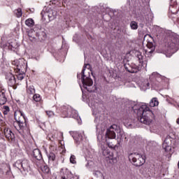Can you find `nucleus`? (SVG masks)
I'll list each match as a JSON object with an SVG mask.
<instances>
[{"label":"nucleus","mask_w":179,"mask_h":179,"mask_svg":"<svg viewBox=\"0 0 179 179\" xmlns=\"http://www.w3.org/2000/svg\"><path fill=\"white\" fill-rule=\"evenodd\" d=\"M147 47H148V48L151 50L150 51V52H152V51H155V43H153V42H148L147 43Z\"/></svg>","instance_id":"obj_29"},{"label":"nucleus","mask_w":179,"mask_h":179,"mask_svg":"<svg viewBox=\"0 0 179 179\" xmlns=\"http://www.w3.org/2000/svg\"><path fill=\"white\" fill-rule=\"evenodd\" d=\"M41 170L43 173H45V174H48L50 173V168L47 165H44L42 168Z\"/></svg>","instance_id":"obj_35"},{"label":"nucleus","mask_w":179,"mask_h":179,"mask_svg":"<svg viewBox=\"0 0 179 179\" xmlns=\"http://www.w3.org/2000/svg\"><path fill=\"white\" fill-rule=\"evenodd\" d=\"M57 1H59V0H52L50 1V2H52V3H54L55 5V3H57Z\"/></svg>","instance_id":"obj_45"},{"label":"nucleus","mask_w":179,"mask_h":179,"mask_svg":"<svg viewBox=\"0 0 179 179\" xmlns=\"http://www.w3.org/2000/svg\"><path fill=\"white\" fill-rule=\"evenodd\" d=\"M106 143L110 149H113L114 150H115V149L118 148V145L117 144H113V142H110L108 139H106Z\"/></svg>","instance_id":"obj_25"},{"label":"nucleus","mask_w":179,"mask_h":179,"mask_svg":"<svg viewBox=\"0 0 179 179\" xmlns=\"http://www.w3.org/2000/svg\"><path fill=\"white\" fill-rule=\"evenodd\" d=\"M118 129V126L117 124H113L109 128L106 129V139H115L117 138V131Z\"/></svg>","instance_id":"obj_12"},{"label":"nucleus","mask_w":179,"mask_h":179,"mask_svg":"<svg viewBox=\"0 0 179 179\" xmlns=\"http://www.w3.org/2000/svg\"><path fill=\"white\" fill-rule=\"evenodd\" d=\"M10 111V109L9 108V106H3V113L4 115H8V113Z\"/></svg>","instance_id":"obj_33"},{"label":"nucleus","mask_w":179,"mask_h":179,"mask_svg":"<svg viewBox=\"0 0 179 179\" xmlns=\"http://www.w3.org/2000/svg\"><path fill=\"white\" fill-rule=\"evenodd\" d=\"M161 33L162 34L163 36H165L166 37H170V36L173 34V32H171V30H167L165 29H161Z\"/></svg>","instance_id":"obj_24"},{"label":"nucleus","mask_w":179,"mask_h":179,"mask_svg":"<svg viewBox=\"0 0 179 179\" xmlns=\"http://www.w3.org/2000/svg\"><path fill=\"white\" fill-rule=\"evenodd\" d=\"M25 23H34V20L31 18H29L27 20H25Z\"/></svg>","instance_id":"obj_41"},{"label":"nucleus","mask_w":179,"mask_h":179,"mask_svg":"<svg viewBox=\"0 0 179 179\" xmlns=\"http://www.w3.org/2000/svg\"><path fill=\"white\" fill-rule=\"evenodd\" d=\"M113 15L117 16V11L113 12Z\"/></svg>","instance_id":"obj_46"},{"label":"nucleus","mask_w":179,"mask_h":179,"mask_svg":"<svg viewBox=\"0 0 179 179\" xmlns=\"http://www.w3.org/2000/svg\"><path fill=\"white\" fill-rule=\"evenodd\" d=\"M151 38V40L152 41H155V39H153V37H152V36H150V35H149V34H147V35H145V36H144V40H146V38Z\"/></svg>","instance_id":"obj_42"},{"label":"nucleus","mask_w":179,"mask_h":179,"mask_svg":"<svg viewBox=\"0 0 179 179\" xmlns=\"http://www.w3.org/2000/svg\"><path fill=\"white\" fill-rule=\"evenodd\" d=\"M81 90H82V92H83V88H81Z\"/></svg>","instance_id":"obj_51"},{"label":"nucleus","mask_w":179,"mask_h":179,"mask_svg":"<svg viewBox=\"0 0 179 179\" xmlns=\"http://www.w3.org/2000/svg\"><path fill=\"white\" fill-rule=\"evenodd\" d=\"M89 164H90V163L87 162V164H86V167H87V166H89Z\"/></svg>","instance_id":"obj_49"},{"label":"nucleus","mask_w":179,"mask_h":179,"mask_svg":"<svg viewBox=\"0 0 179 179\" xmlns=\"http://www.w3.org/2000/svg\"><path fill=\"white\" fill-rule=\"evenodd\" d=\"M13 166L20 170L21 173H22V171L29 173V171H30V161L26 159L17 160Z\"/></svg>","instance_id":"obj_6"},{"label":"nucleus","mask_w":179,"mask_h":179,"mask_svg":"<svg viewBox=\"0 0 179 179\" xmlns=\"http://www.w3.org/2000/svg\"><path fill=\"white\" fill-rule=\"evenodd\" d=\"M159 106L157 98H152L150 101V107H156Z\"/></svg>","instance_id":"obj_23"},{"label":"nucleus","mask_w":179,"mask_h":179,"mask_svg":"<svg viewBox=\"0 0 179 179\" xmlns=\"http://www.w3.org/2000/svg\"><path fill=\"white\" fill-rule=\"evenodd\" d=\"M103 22H109L110 15L106 14L105 15H103Z\"/></svg>","instance_id":"obj_39"},{"label":"nucleus","mask_w":179,"mask_h":179,"mask_svg":"<svg viewBox=\"0 0 179 179\" xmlns=\"http://www.w3.org/2000/svg\"><path fill=\"white\" fill-rule=\"evenodd\" d=\"M177 22H179V18L178 19V21Z\"/></svg>","instance_id":"obj_52"},{"label":"nucleus","mask_w":179,"mask_h":179,"mask_svg":"<svg viewBox=\"0 0 179 179\" xmlns=\"http://www.w3.org/2000/svg\"><path fill=\"white\" fill-rule=\"evenodd\" d=\"M46 114L48 115V117H54L55 115L54 112L52 110H47Z\"/></svg>","instance_id":"obj_40"},{"label":"nucleus","mask_w":179,"mask_h":179,"mask_svg":"<svg viewBox=\"0 0 179 179\" xmlns=\"http://www.w3.org/2000/svg\"><path fill=\"white\" fill-rule=\"evenodd\" d=\"M176 146V139L171 138L170 136H167L162 144V148L165 152H170L171 148Z\"/></svg>","instance_id":"obj_10"},{"label":"nucleus","mask_w":179,"mask_h":179,"mask_svg":"<svg viewBox=\"0 0 179 179\" xmlns=\"http://www.w3.org/2000/svg\"><path fill=\"white\" fill-rule=\"evenodd\" d=\"M28 36L31 41H44L47 38V34L44 31V29L40 28L36 25L34 29L27 31Z\"/></svg>","instance_id":"obj_3"},{"label":"nucleus","mask_w":179,"mask_h":179,"mask_svg":"<svg viewBox=\"0 0 179 179\" xmlns=\"http://www.w3.org/2000/svg\"><path fill=\"white\" fill-rule=\"evenodd\" d=\"M14 13L17 16V17H22V15H23V13L22 12V8H17V10H15Z\"/></svg>","instance_id":"obj_28"},{"label":"nucleus","mask_w":179,"mask_h":179,"mask_svg":"<svg viewBox=\"0 0 179 179\" xmlns=\"http://www.w3.org/2000/svg\"><path fill=\"white\" fill-rule=\"evenodd\" d=\"M14 117L20 129H23L26 128V127H27V123H26V117H24L23 112L20 110L18 111L17 113L15 112L14 114Z\"/></svg>","instance_id":"obj_8"},{"label":"nucleus","mask_w":179,"mask_h":179,"mask_svg":"<svg viewBox=\"0 0 179 179\" xmlns=\"http://www.w3.org/2000/svg\"><path fill=\"white\" fill-rule=\"evenodd\" d=\"M32 155L36 160H43V155H41V151L40 150L34 149Z\"/></svg>","instance_id":"obj_22"},{"label":"nucleus","mask_w":179,"mask_h":179,"mask_svg":"<svg viewBox=\"0 0 179 179\" xmlns=\"http://www.w3.org/2000/svg\"><path fill=\"white\" fill-rule=\"evenodd\" d=\"M27 92L29 94H34L36 93V90L34 89V86L31 85L27 87Z\"/></svg>","instance_id":"obj_27"},{"label":"nucleus","mask_w":179,"mask_h":179,"mask_svg":"<svg viewBox=\"0 0 179 179\" xmlns=\"http://www.w3.org/2000/svg\"><path fill=\"white\" fill-rule=\"evenodd\" d=\"M136 57L139 61V63L142 64V62H143V56H142V53H141V52H138L136 54Z\"/></svg>","instance_id":"obj_34"},{"label":"nucleus","mask_w":179,"mask_h":179,"mask_svg":"<svg viewBox=\"0 0 179 179\" xmlns=\"http://www.w3.org/2000/svg\"><path fill=\"white\" fill-rule=\"evenodd\" d=\"M8 48H16V45L11 42L9 43Z\"/></svg>","instance_id":"obj_43"},{"label":"nucleus","mask_w":179,"mask_h":179,"mask_svg":"<svg viewBox=\"0 0 179 179\" xmlns=\"http://www.w3.org/2000/svg\"><path fill=\"white\" fill-rule=\"evenodd\" d=\"M150 85V84L149 83L148 80H145L143 84H141V86H143L144 90L149 89Z\"/></svg>","instance_id":"obj_30"},{"label":"nucleus","mask_w":179,"mask_h":179,"mask_svg":"<svg viewBox=\"0 0 179 179\" xmlns=\"http://www.w3.org/2000/svg\"><path fill=\"white\" fill-rule=\"evenodd\" d=\"M25 24L27 27H30V29H31V27H34V23H26Z\"/></svg>","instance_id":"obj_44"},{"label":"nucleus","mask_w":179,"mask_h":179,"mask_svg":"<svg viewBox=\"0 0 179 179\" xmlns=\"http://www.w3.org/2000/svg\"><path fill=\"white\" fill-rule=\"evenodd\" d=\"M62 117L63 118H73L78 124H82V119L78 114V111L69 106H63L61 107Z\"/></svg>","instance_id":"obj_4"},{"label":"nucleus","mask_w":179,"mask_h":179,"mask_svg":"<svg viewBox=\"0 0 179 179\" xmlns=\"http://www.w3.org/2000/svg\"><path fill=\"white\" fill-rule=\"evenodd\" d=\"M130 27L132 30H136L138 29L137 23H130Z\"/></svg>","instance_id":"obj_38"},{"label":"nucleus","mask_w":179,"mask_h":179,"mask_svg":"<svg viewBox=\"0 0 179 179\" xmlns=\"http://www.w3.org/2000/svg\"><path fill=\"white\" fill-rule=\"evenodd\" d=\"M166 52L170 55H173L176 52V43L170 41L166 45Z\"/></svg>","instance_id":"obj_16"},{"label":"nucleus","mask_w":179,"mask_h":179,"mask_svg":"<svg viewBox=\"0 0 179 179\" xmlns=\"http://www.w3.org/2000/svg\"><path fill=\"white\" fill-rule=\"evenodd\" d=\"M178 107H179V105H178Z\"/></svg>","instance_id":"obj_54"},{"label":"nucleus","mask_w":179,"mask_h":179,"mask_svg":"<svg viewBox=\"0 0 179 179\" xmlns=\"http://www.w3.org/2000/svg\"><path fill=\"white\" fill-rule=\"evenodd\" d=\"M49 162H54L55 160V154L53 152H50L48 155Z\"/></svg>","instance_id":"obj_31"},{"label":"nucleus","mask_w":179,"mask_h":179,"mask_svg":"<svg viewBox=\"0 0 179 179\" xmlns=\"http://www.w3.org/2000/svg\"><path fill=\"white\" fill-rule=\"evenodd\" d=\"M5 78L8 85L10 86V87H15V85H16V78H15V75L10 72H6L5 73Z\"/></svg>","instance_id":"obj_13"},{"label":"nucleus","mask_w":179,"mask_h":179,"mask_svg":"<svg viewBox=\"0 0 179 179\" xmlns=\"http://www.w3.org/2000/svg\"><path fill=\"white\" fill-rule=\"evenodd\" d=\"M179 10V6L176 2V0H171L170 6H169V17L172 19L173 22H176L174 19H176V15Z\"/></svg>","instance_id":"obj_11"},{"label":"nucleus","mask_w":179,"mask_h":179,"mask_svg":"<svg viewBox=\"0 0 179 179\" xmlns=\"http://www.w3.org/2000/svg\"><path fill=\"white\" fill-rule=\"evenodd\" d=\"M70 162L72 163V164H76V157L75 155L71 156Z\"/></svg>","instance_id":"obj_37"},{"label":"nucleus","mask_w":179,"mask_h":179,"mask_svg":"<svg viewBox=\"0 0 179 179\" xmlns=\"http://www.w3.org/2000/svg\"><path fill=\"white\" fill-rule=\"evenodd\" d=\"M41 15L42 16L43 22H45V17L48 18L49 20L46 21V23H48V22H51L55 19L57 11L50 8H47L41 13Z\"/></svg>","instance_id":"obj_7"},{"label":"nucleus","mask_w":179,"mask_h":179,"mask_svg":"<svg viewBox=\"0 0 179 179\" xmlns=\"http://www.w3.org/2000/svg\"><path fill=\"white\" fill-rule=\"evenodd\" d=\"M177 124H179V118L176 120Z\"/></svg>","instance_id":"obj_48"},{"label":"nucleus","mask_w":179,"mask_h":179,"mask_svg":"<svg viewBox=\"0 0 179 179\" xmlns=\"http://www.w3.org/2000/svg\"><path fill=\"white\" fill-rule=\"evenodd\" d=\"M116 134H117V145H120L121 142L124 141V138L127 139V137L125 136V133H124V131L121 130V129H120V127L117 126V130L116 131Z\"/></svg>","instance_id":"obj_15"},{"label":"nucleus","mask_w":179,"mask_h":179,"mask_svg":"<svg viewBox=\"0 0 179 179\" xmlns=\"http://www.w3.org/2000/svg\"><path fill=\"white\" fill-rule=\"evenodd\" d=\"M22 72H23V71L20 72H17V73H18L17 75L18 80H23V79H24V73H22Z\"/></svg>","instance_id":"obj_32"},{"label":"nucleus","mask_w":179,"mask_h":179,"mask_svg":"<svg viewBox=\"0 0 179 179\" xmlns=\"http://www.w3.org/2000/svg\"><path fill=\"white\" fill-rule=\"evenodd\" d=\"M7 167H8V169L9 171H10V166L7 165Z\"/></svg>","instance_id":"obj_47"},{"label":"nucleus","mask_w":179,"mask_h":179,"mask_svg":"<svg viewBox=\"0 0 179 179\" xmlns=\"http://www.w3.org/2000/svg\"><path fill=\"white\" fill-rule=\"evenodd\" d=\"M73 138L78 145H80V142L83 141V137L85 136V132L79 133L78 131L73 132Z\"/></svg>","instance_id":"obj_14"},{"label":"nucleus","mask_w":179,"mask_h":179,"mask_svg":"<svg viewBox=\"0 0 179 179\" xmlns=\"http://www.w3.org/2000/svg\"><path fill=\"white\" fill-rule=\"evenodd\" d=\"M129 159L133 162L134 165L136 167H141L143 164H145L146 162V157L139 153H131L129 155Z\"/></svg>","instance_id":"obj_5"},{"label":"nucleus","mask_w":179,"mask_h":179,"mask_svg":"<svg viewBox=\"0 0 179 179\" xmlns=\"http://www.w3.org/2000/svg\"><path fill=\"white\" fill-rule=\"evenodd\" d=\"M150 79L152 81V86H157L159 87L160 86V83L164 80H166V77L160 75L159 73L154 72L150 76Z\"/></svg>","instance_id":"obj_9"},{"label":"nucleus","mask_w":179,"mask_h":179,"mask_svg":"<svg viewBox=\"0 0 179 179\" xmlns=\"http://www.w3.org/2000/svg\"><path fill=\"white\" fill-rule=\"evenodd\" d=\"M131 108L134 113L136 114L138 120L140 121V122L145 124V125L150 124V119L148 115L152 114V111L146 103L136 104Z\"/></svg>","instance_id":"obj_1"},{"label":"nucleus","mask_w":179,"mask_h":179,"mask_svg":"<svg viewBox=\"0 0 179 179\" xmlns=\"http://www.w3.org/2000/svg\"><path fill=\"white\" fill-rule=\"evenodd\" d=\"M7 173H9V171H7Z\"/></svg>","instance_id":"obj_53"},{"label":"nucleus","mask_w":179,"mask_h":179,"mask_svg":"<svg viewBox=\"0 0 179 179\" xmlns=\"http://www.w3.org/2000/svg\"><path fill=\"white\" fill-rule=\"evenodd\" d=\"M4 135L9 141H13L15 139V134L10 129H4Z\"/></svg>","instance_id":"obj_20"},{"label":"nucleus","mask_w":179,"mask_h":179,"mask_svg":"<svg viewBox=\"0 0 179 179\" xmlns=\"http://www.w3.org/2000/svg\"><path fill=\"white\" fill-rule=\"evenodd\" d=\"M94 176L95 178H96V179H103V173H101L100 172V171H94Z\"/></svg>","instance_id":"obj_26"},{"label":"nucleus","mask_w":179,"mask_h":179,"mask_svg":"<svg viewBox=\"0 0 179 179\" xmlns=\"http://www.w3.org/2000/svg\"><path fill=\"white\" fill-rule=\"evenodd\" d=\"M62 179H78L77 176H74L73 174L69 170L66 169L62 172Z\"/></svg>","instance_id":"obj_18"},{"label":"nucleus","mask_w":179,"mask_h":179,"mask_svg":"<svg viewBox=\"0 0 179 179\" xmlns=\"http://www.w3.org/2000/svg\"><path fill=\"white\" fill-rule=\"evenodd\" d=\"M124 68L127 72H129L130 73H138V71L139 69L136 68V66H130L129 64H124Z\"/></svg>","instance_id":"obj_21"},{"label":"nucleus","mask_w":179,"mask_h":179,"mask_svg":"<svg viewBox=\"0 0 179 179\" xmlns=\"http://www.w3.org/2000/svg\"><path fill=\"white\" fill-rule=\"evenodd\" d=\"M13 65H14L15 66H16V68H14V71L15 72H22V71H23V69H24V64H23V63H20V62H19V60H15L13 62Z\"/></svg>","instance_id":"obj_17"},{"label":"nucleus","mask_w":179,"mask_h":179,"mask_svg":"<svg viewBox=\"0 0 179 179\" xmlns=\"http://www.w3.org/2000/svg\"><path fill=\"white\" fill-rule=\"evenodd\" d=\"M131 23H136V22H135V21H133V22H131Z\"/></svg>","instance_id":"obj_50"},{"label":"nucleus","mask_w":179,"mask_h":179,"mask_svg":"<svg viewBox=\"0 0 179 179\" xmlns=\"http://www.w3.org/2000/svg\"><path fill=\"white\" fill-rule=\"evenodd\" d=\"M33 99L34 100V101H40L41 100V96H40V94H35L34 96H33Z\"/></svg>","instance_id":"obj_36"},{"label":"nucleus","mask_w":179,"mask_h":179,"mask_svg":"<svg viewBox=\"0 0 179 179\" xmlns=\"http://www.w3.org/2000/svg\"><path fill=\"white\" fill-rule=\"evenodd\" d=\"M8 98L6 97V91L5 90H0V106L6 104Z\"/></svg>","instance_id":"obj_19"},{"label":"nucleus","mask_w":179,"mask_h":179,"mask_svg":"<svg viewBox=\"0 0 179 179\" xmlns=\"http://www.w3.org/2000/svg\"><path fill=\"white\" fill-rule=\"evenodd\" d=\"M90 68L91 66L90 64H85L83 66L81 73L77 74V78L78 79L81 78L83 89H85V90L88 91L90 93H92L97 90V87H96V85L93 86V80L90 78V75L86 76L85 74V71H86V69H90Z\"/></svg>","instance_id":"obj_2"}]
</instances>
